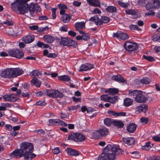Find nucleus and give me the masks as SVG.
<instances>
[{"mask_svg": "<svg viewBox=\"0 0 160 160\" xmlns=\"http://www.w3.org/2000/svg\"><path fill=\"white\" fill-rule=\"evenodd\" d=\"M2 98L5 101L14 102L17 100V96L16 94H5Z\"/></svg>", "mask_w": 160, "mask_h": 160, "instance_id": "nucleus-14", "label": "nucleus"}, {"mask_svg": "<svg viewBox=\"0 0 160 160\" xmlns=\"http://www.w3.org/2000/svg\"><path fill=\"white\" fill-rule=\"evenodd\" d=\"M39 74V72L37 70H33L30 73V75L31 76H38Z\"/></svg>", "mask_w": 160, "mask_h": 160, "instance_id": "nucleus-50", "label": "nucleus"}, {"mask_svg": "<svg viewBox=\"0 0 160 160\" xmlns=\"http://www.w3.org/2000/svg\"><path fill=\"white\" fill-rule=\"evenodd\" d=\"M118 3L120 6L124 8L128 7V3H125L120 0L118 1Z\"/></svg>", "mask_w": 160, "mask_h": 160, "instance_id": "nucleus-44", "label": "nucleus"}, {"mask_svg": "<svg viewBox=\"0 0 160 160\" xmlns=\"http://www.w3.org/2000/svg\"><path fill=\"white\" fill-rule=\"evenodd\" d=\"M101 100L105 102H109L112 104L116 103L118 100V97L116 96L113 97H111L108 95L103 94L100 97Z\"/></svg>", "mask_w": 160, "mask_h": 160, "instance_id": "nucleus-7", "label": "nucleus"}, {"mask_svg": "<svg viewBox=\"0 0 160 160\" xmlns=\"http://www.w3.org/2000/svg\"><path fill=\"white\" fill-rule=\"evenodd\" d=\"M11 68L7 69L2 71L0 76L3 78H12Z\"/></svg>", "mask_w": 160, "mask_h": 160, "instance_id": "nucleus-11", "label": "nucleus"}, {"mask_svg": "<svg viewBox=\"0 0 160 160\" xmlns=\"http://www.w3.org/2000/svg\"><path fill=\"white\" fill-rule=\"evenodd\" d=\"M69 39L70 38L67 37L61 38L60 41V43L61 45L63 46H68Z\"/></svg>", "mask_w": 160, "mask_h": 160, "instance_id": "nucleus-33", "label": "nucleus"}, {"mask_svg": "<svg viewBox=\"0 0 160 160\" xmlns=\"http://www.w3.org/2000/svg\"><path fill=\"white\" fill-rule=\"evenodd\" d=\"M139 4L142 6H145L146 7L147 4L148 2L146 0H139L138 1Z\"/></svg>", "mask_w": 160, "mask_h": 160, "instance_id": "nucleus-45", "label": "nucleus"}, {"mask_svg": "<svg viewBox=\"0 0 160 160\" xmlns=\"http://www.w3.org/2000/svg\"><path fill=\"white\" fill-rule=\"evenodd\" d=\"M6 33L8 35L11 36H13L16 33L12 29H7L6 30Z\"/></svg>", "mask_w": 160, "mask_h": 160, "instance_id": "nucleus-53", "label": "nucleus"}, {"mask_svg": "<svg viewBox=\"0 0 160 160\" xmlns=\"http://www.w3.org/2000/svg\"><path fill=\"white\" fill-rule=\"evenodd\" d=\"M46 92V95L50 97L57 98L63 97V94L58 90H47Z\"/></svg>", "mask_w": 160, "mask_h": 160, "instance_id": "nucleus-6", "label": "nucleus"}, {"mask_svg": "<svg viewBox=\"0 0 160 160\" xmlns=\"http://www.w3.org/2000/svg\"><path fill=\"white\" fill-rule=\"evenodd\" d=\"M112 78L113 80L121 82H124L125 81V79L119 74L112 76Z\"/></svg>", "mask_w": 160, "mask_h": 160, "instance_id": "nucleus-31", "label": "nucleus"}, {"mask_svg": "<svg viewBox=\"0 0 160 160\" xmlns=\"http://www.w3.org/2000/svg\"><path fill=\"white\" fill-rule=\"evenodd\" d=\"M101 19L102 22V24L103 23H107L110 20V19L109 18L105 16L102 17L101 18Z\"/></svg>", "mask_w": 160, "mask_h": 160, "instance_id": "nucleus-47", "label": "nucleus"}, {"mask_svg": "<svg viewBox=\"0 0 160 160\" xmlns=\"http://www.w3.org/2000/svg\"><path fill=\"white\" fill-rule=\"evenodd\" d=\"M152 38L154 41L160 42V36H158L157 34H155L152 37Z\"/></svg>", "mask_w": 160, "mask_h": 160, "instance_id": "nucleus-49", "label": "nucleus"}, {"mask_svg": "<svg viewBox=\"0 0 160 160\" xmlns=\"http://www.w3.org/2000/svg\"><path fill=\"white\" fill-rule=\"evenodd\" d=\"M133 102L132 99L129 98H126L124 100L123 104L124 106L128 107L132 105Z\"/></svg>", "mask_w": 160, "mask_h": 160, "instance_id": "nucleus-30", "label": "nucleus"}, {"mask_svg": "<svg viewBox=\"0 0 160 160\" xmlns=\"http://www.w3.org/2000/svg\"><path fill=\"white\" fill-rule=\"evenodd\" d=\"M93 68V65L89 63H86L82 64L80 67L79 72L87 71Z\"/></svg>", "mask_w": 160, "mask_h": 160, "instance_id": "nucleus-17", "label": "nucleus"}, {"mask_svg": "<svg viewBox=\"0 0 160 160\" xmlns=\"http://www.w3.org/2000/svg\"><path fill=\"white\" fill-rule=\"evenodd\" d=\"M108 113L110 116H113L117 117V112L112 111H109L108 112Z\"/></svg>", "mask_w": 160, "mask_h": 160, "instance_id": "nucleus-59", "label": "nucleus"}, {"mask_svg": "<svg viewBox=\"0 0 160 160\" xmlns=\"http://www.w3.org/2000/svg\"><path fill=\"white\" fill-rule=\"evenodd\" d=\"M58 7L60 10V15L64 14L65 12V10L67 9L68 8L66 5L62 3L58 4Z\"/></svg>", "mask_w": 160, "mask_h": 160, "instance_id": "nucleus-32", "label": "nucleus"}, {"mask_svg": "<svg viewBox=\"0 0 160 160\" xmlns=\"http://www.w3.org/2000/svg\"><path fill=\"white\" fill-rule=\"evenodd\" d=\"M137 127V125L135 123H131L127 126V129L130 133H133L136 130Z\"/></svg>", "mask_w": 160, "mask_h": 160, "instance_id": "nucleus-21", "label": "nucleus"}, {"mask_svg": "<svg viewBox=\"0 0 160 160\" xmlns=\"http://www.w3.org/2000/svg\"><path fill=\"white\" fill-rule=\"evenodd\" d=\"M9 106V104L8 103H2L0 106V110L4 111L6 109L7 107Z\"/></svg>", "mask_w": 160, "mask_h": 160, "instance_id": "nucleus-40", "label": "nucleus"}, {"mask_svg": "<svg viewBox=\"0 0 160 160\" xmlns=\"http://www.w3.org/2000/svg\"><path fill=\"white\" fill-rule=\"evenodd\" d=\"M12 78H15L23 73L22 69L19 68H11Z\"/></svg>", "mask_w": 160, "mask_h": 160, "instance_id": "nucleus-16", "label": "nucleus"}, {"mask_svg": "<svg viewBox=\"0 0 160 160\" xmlns=\"http://www.w3.org/2000/svg\"><path fill=\"white\" fill-rule=\"evenodd\" d=\"M89 20L94 22L97 25H100L102 24L101 19H99L98 16L96 15L91 17Z\"/></svg>", "mask_w": 160, "mask_h": 160, "instance_id": "nucleus-23", "label": "nucleus"}, {"mask_svg": "<svg viewBox=\"0 0 160 160\" xmlns=\"http://www.w3.org/2000/svg\"><path fill=\"white\" fill-rule=\"evenodd\" d=\"M34 39V36L31 35H28L22 38V40L26 43H30L32 42Z\"/></svg>", "mask_w": 160, "mask_h": 160, "instance_id": "nucleus-19", "label": "nucleus"}, {"mask_svg": "<svg viewBox=\"0 0 160 160\" xmlns=\"http://www.w3.org/2000/svg\"><path fill=\"white\" fill-rule=\"evenodd\" d=\"M113 36L118 39L122 40L127 39L129 38V36L127 34L121 31H118L116 33H114Z\"/></svg>", "mask_w": 160, "mask_h": 160, "instance_id": "nucleus-13", "label": "nucleus"}, {"mask_svg": "<svg viewBox=\"0 0 160 160\" xmlns=\"http://www.w3.org/2000/svg\"><path fill=\"white\" fill-rule=\"evenodd\" d=\"M123 47L126 50L132 51L135 49L137 48V46L135 43L127 41L124 43Z\"/></svg>", "mask_w": 160, "mask_h": 160, "instance_id": "nucleus-10", "label": "nucleus"}, {"mask_svg": "<svg viewBox=\"0 0 160 160\" xmlns=\"http://www.w3.org/2000/svg\"><path fill=\"white\" fill-rule=\"evenodd\" d=\"M160 8V0H152L148 2L146 6V8L148 10L151 8L158 9Z\"/></svg>", "mask_w": 160, "mask_h": 160, "instance_id": "nucleus-8", "label": "nucleus"}, {"mask_svg": "<svg viewBox=\"0 0 160 160\" xmlns=\"http://www.w3.org/2000/svg\"><path fill=\"white\" fill-rule=\"evenodd\" d=\"M32 85H35L37 87H40L41 82L38 78L36 77H34L30 81Z\"/></svg>", "mask_w": 160, "mask_h": 160, "instance_id": "nucleus-27", "label": "nucleus"}, {"mask_svg": "<svg viewBox=\"0 0 160 160\" xmlns=\"http://www.w3.org/2000/svg\"><path fill=\"white\" fill-rule=\"evenodd\" d=\"M113 124L115 126L119 128L122 127L124 125L123 122L120 121H114Z\"/></svg>", "mask_w": 160, "mask_h": 160, "instance_id": "nucleus-39", "label": "nucleus"}, {"mask_svg": "<svg viewBox=\"0 0 160 160\" xmlns=\"http://www.w3.org/2000/svg\"><path fill=\"white\" fill-rule=\"evenodd\" d=\"M62 15V16L61 18V21L64 23L69 22L71 18V16L65 13Z\"/></svg>", "mask_w": 160, "mask_h": 160, "instance_id": "nucleus-22", "label": "nucleus"}, {"mask_svg": "<svg viewBox=\"0 0 160 160\" xmlns=\"http://www.w3.org/2000/svg\"><path fill=\"white\" fill-rule=\"evenodd\" d=\"M152 139L155 141L160 142V136H155L152 137Z\"/></svg>", "mask_w": 160, "mask_h": 160, "instance_id": "nucleus-58", "label": "nucleus"}, {"mask_svg": "<svg viewBox=\"0 0 160 160\" xmlns=\"http://www.w3.org/2000/svg\"><path fill=\"white\" fill-rule=\"evenodd\" d=\"M73 4L75 6L79 7L81 5V2L77 1H73Z\"/></svg>", "mask_w": 160, "mask_h": 160, "instance_id": "nucleus-62", "label": "nucleus"}, {"mask_svg": "<svg viewBox=\"0 0 160 160\" xmlns=\"http://www.w3.org/2000/svg\"><path fill=\"white\" fill-rule=\"evenodd\" d=\"M154 52L156 53H158L160 52V46H155L153 48Z\"/></svg>", "mask_w": 160, "mask_h": 160, "instance_id": "nucleus-64", "label": "nucleus"}, {"mask_svg": "<svg viewBox=\"0 0 160 160\" xmlns=\"http://www.w3.org/2000/svg\"><path fill=\"white\" fill-rule=\"evenodd\" d=\"M128 95L131 97H134V101L137 103H144L148 100V97L143 95V92L140 90H129Z\"/></svg>", "mask_w": 160, "mask_h": 160, "instance_id": "nucleus-2", "label": "nucleus"}, {"mask_svg": "<svg viewBox=\"0 0 160 160\" xmlns=\"http://www.w3.org/2000/svg\"><path fill=\"white\" fill-rule=\"evenodd\" d=\"M143 58L144 59H145L149 62H152L153 61H154L155 60V59L154 57L151 56H147L145 55H143Z\"/></svg>", "mask_w": 160, "mask_h": 160, "instance_id": "nucleus-41", "label": "nucleus"}, {"mask_svg": "<svg viewBox=\"0 0 160 160\" xmlns=\"http://www.w3.org/2000/svg\"><path fill=\"white\" fill-rule=\"evenodd\" d=\"M66 151L68 154L69 155L77 156L79 155L78 151L71 148H68L66 150Z\"/></svg>", "mask_w": 160, "mask_h": 160, "instance_id": "nucleus-28", "label": "nucleus"}, {"mask_svg": "<svg viewBox=\"0 0 160 160\" xmlns=\"http://www.w3.org/2000/svg\"><path fill=\"white\" fill-rule=\"evenodd\" d=\"M33 149V146L32 143L23 142L21 144L20 148L13 151L10 156L11 158H18L23 157L24 160H31L36 157V155L32 153Z\"/></svg>", "mask_w": 160, "mask_h": 160, "instance_id": "nucleus-1", "label": "nucleus"}, {"mask_svg": "<svg viewBox=\"0 0 160 160\" xmlns=\"http://www.w3.org/2000/svg\"><path fill=\"white\" fill-rule=\"evenodd\" d=\"M89 4L94 7H100V4L98 0H87Z\"/></svg>", "mask_w": 160, "mask_h": 160, "instance_id": "nucleus-25", "label": "nucleus"}, {"mask_svg": "<svg viewBox=\"0 0 160 160\" xmlns=\"http://www.w3.org/2000/svg\"><path fill=\"white\" fill-rule=\"evenodd\" d=\"M57 8H53L51 9L52 12V15L53 19H55L56 18V11Z\"/></svg>", "mask_w": 160, "mask_h": 160, "instance_id": "nucleus-52", "label": "nucleus"}, {"mask_svg": "<svg viewBox=\"0 0 160 160\" xmlns=\"http://www.w3.org/2000/svg\"><path fill=\"white\" fill-rule=\"evenodd\" d=\"M8 53L10 56L18 58H22L23 56L22 50L18 49L10 50L9 51Z\"/></svg>", "mask_w": 160, "mask_h": 160, "instance_id": "nucleus-9", "label": "nucleus"}, {"mask_svg": "<svg viewBox=\"0 0 160 160\" xmlns=\"http://www.w3.org/2000/svg\"><path fill=\"white\" fill-rule=\"evenodd\" d=\"M85 23L84 22H76L75 24V26L76 30L80 32L81 29L84 28H85Z\"/></svg>", "mask_w": 160, "mask_h": 160, "instance_id": "nucleus-20", "label": "nucleus"}, {"mask_svg": "<svg viewBox=\"0 0 160 160\" xmlns=\"http://www.w3.org/2000/svg\"><path fill=\"white\" fill-rule=\"evenodd\" d=\"M49 125L50 126L61 125L65 126H68V124L58 119H50L49 120Z\"/></svg>", "mask_w": 160, "mask_h": 160, "instance_id": "nucleus-12", "label": "nucleus"}, {"mask_svg": "<svg viewBox=\"0 0 160 160\" xmlns=\"http://www.w3.org/2000/svg\"><path fill=\"white\" fill-rule=\"evenodd\" d=\"M77 45V43L73 40L70 38L68 46H72L73 47H76Z\"/></svg>", "mask_w": 160, "mask_h": 160, "instance_id": "nucleus-46", "label": "nucleus"}, {"mask_svg": "<svg viewBox=\"0 0 160 160\" xmlns=\"http://www.w3.org/2000/svg\"><path fill=\"white\" fill-rule=\"evenodd\" d=\"M110 148V145H107L104 149L101 156L98 157V160H114L116 156L114 153H112L109 151Z\"/></svg>", "mask_w": 160, "mask_h": 160, "instance_id": "nucleus-3", "label": "nucleus"}, {"mask_svg": "<svg viewBox=\"0 0 160 160\" xmlns=\"http://www.w3.org/2000/svg\"><path fill=\"white\" fill-rule=\"evenodd\" d=\"M52 152L54 154H58L60 152L59 148L58 147H56L52 150Z\"/></svg>", "mask_w": 160, "mask_h": 160, "instance_id": "nucleus-63", "label": "nucleus"}, {"mask_svg": "<svg viewBox=\"0 0 160 160\" xmlns=\"http://www.w3.org/2000/svg\"><path fill=\"white\" fill-rule=\"evenodd\" d=\"M92 13L93 14H100L101 13V11L98 8H95L94 9L93 11L92 12Z\"/></svg>", "mask_w": 160, "mask_h": 160, "instance_id": "nucleus-60", "label": "nucleus"}, {"mask_svg": "<svg viewBox=\"0 0 160 160\" xmlns=\"http://www.w3.org/2000/svg\"><path fill=\"white\" fill-rule=\"evenodd\" d=\"M43 39L45 42L49 43L52 42L54 40V37L48 35H44Z\"/></svg>", "mask_w": 160, "mask_h": 160, "instance_id": "nucleus-29", "label": "nucleus"}, {"mask_svg": "<svg viewBox=\"0 0 160 160\" xmlns=\"http://www.w3.org/2000/svg\"><path fill=\"white\" fill-rule=\"evenodd\" d=\"M140 120L143 124H146L148 121V119L146 117H142L141 118Z\"/></svg>", "mask_w": 160, "mask_h": 160, "instance_id": "nucleus-54", "label": "nucleus"}, {"mask_svg": "<svg viewBox=\"0 0 160 160\" xmlns=\"http://www.w3.org/2000/svg\"><path fill=\"white\" fill-rule=\"evenodd\" d=\"M129 27L132 30H137L138 31H140L141 30V29L136 25L132 24L130 25Z\"/></svg>", "mask_w": 160, "mask_h": 160, "instance_id": "nucleus-48", "label": "nucleus"}, {"mask_svg": "<svg viewBox=\"0 0 160 160\" xmlns=\"http://www.w3.org/2000/svg\"><path fill=\"white\" fill-rule=\"evenodd\" d=\"M142 83L145 84H148L151 82V80L146 78H144L141 80Z\"/></svg>", "mask_w": 160, "mask_h": 160, "instance_id": "nucleus-42", "label": "nucleus"}, {"mask_svg": "<svg viewBox=\"0 0 160 160\" xmlns=\"http://www.w3.org/2000/svg\"><path fill=\"white\" fill-rule=\"evenodd\" d=\"M148 108V106L146 104H143L137 106L135 108V111L137 113L141 112H146Z\"/></svg>", "mask_w": 160, "mask_h": 160, "instance_id": "nucleus-18", "label": "nucleus"}, {"mask_svg": "<svg viewBox=\"0 0 160 160\" xmlns=\"http://www.w3.org/2000/svg\"><path fill=\"white\" fill-rule=\"evenodd\" d=\"M104 122L105 125L108 126H109L112 123V122L110 118H107L104 120Z\"/></svg>", "mask_w": 160, "mask_h": 160, "instance_id": "nucleus-43", "label": "nucleus"}, {"mask_svg": "<svg viewBox=\"0 0 160 160\" xmlns=\"http://www.w3.org/2000/svg\"><path fill=\"white\" fill-rule=\"evenodd\" d=\"M59 80L64 81L68 82L70 80V77L67 75H63L59 76L58 77Z\"/></svg>", "mask_w": 160, "mask_h": 160, "instance_id": "nucleus-34", "label": "nucleus"}, {"mask_svg": "<svg viewBox=\"0 0 160 160\" xmlns=\"http://www.w3.org/2000/svg\"><path fill=\"white\" fill-rule=\"evenodd\" d=\"M155 14V12L153 11H150L145 13L146 16H153Z\"/></svg>", "mask_w": 160, "mask_h": 160, "instance_id": "nucleus-55", "label": "nucleus"}, {"mask_svg": "<svg viewBox=\"0 0 160 160\" xmlns=\"http://www.w3.org/2000/svg\"><path fill=\"white\" fill-rule=\"evenodd\" d=\"M2 23L5 24L8 26H12L13 25V22L10 19L6 20L5 21H4Z\"/></svg>", "mask_w": 160, "mask_h": 160, "instance_id": "nucleus-51", "label": "nucleus"}, {"mask_svg": "<svg viewBox=\"0 0 160 160\" xmlns=\"http://www.w3.org/2000/svg\"><path fill=\"white\" fill-rule=\"evenodd\" d=\"M35 3H31L28 6V11H29V13L31 14H32L34 13L35 10Z\"/></svg>", "mask_w": 160, "mask_h": 160, "instance_id": "nucleus-35", "label": "nucleus"}, {"mask_svg": "<svg viewBox=\"0 0 160 160\" xmlns=\"http://www.w3.org/2000/svg\"><path fill=\"white\" fill-rule=\"evenodd\" d=\"M106 10L110 13L114 12H116L117 9L116 7L114 6H109L106 8Z\"/></svg>", "mask_w": 160, "mask_h": 160, "instance_id": "nucleus-36", "label": "nucleus"}, {"mask_svg": "<svg viewBox=\"0 0 160 160\" xmlns=\"http://www.w3.org/2000/svg\"><path fill=\"white\" fill-rule=\"evenodd\" d=\"M151 147L150 142H146L145 145L142 146L141 148L142 150H148L151 148Z\"/></svg>", "mask_w": 160, "mask_h": 160, "instance_id": "nucleus-37", "label": "nucleus"}, {"mask_svg": "<svg viewBox=\"0 0 160 160\" xmlns=\"http://www.w3.org/2000/svg\"><path fill=\"white\" fill-rule=\"evenodd\" d=\"M85 136L81 133H72L69 135L68 139L77 142H82L85 139Z\"/></svg>", "mask_w": 160, "mask_h": 160, "instance_id": "nucleus-5", "label": "nucleus"}, {"mask_svg": "<svg viewBox=\"0 0 160 160\" xmlns=\"http://www.w3.org/2000/svg\"><path fill=\"white\" fill-rule=\"evenodd\" d=\"M123 140L125 143L129 145H131L134 144L135 142V140L132 137L123 138Z\"/></svg>", "mask_w": 160, "mask_h": 160, "instance_id": "nucleus-26", "label": "nucleus"}, {"mask_svg": "<svg viewBox=\"0 0 160 160\" xmlns=\"http://www.w3.org/2000/svg\"><path fill=\"white\" fill-rule=\"evenodd\" d=\"M36 104L37 105L41 106H45L46 105V103L44 101H39L37 102Z\"/></svg>", "mask_w": 160, "mask_h": 160, "instance_id": "nucleus-57", "label": "nucleus"}, {"mask_svg": "<svg viewBox=\"0 0 160 160\" xmlns=\"http://www.w3.org/2000/svg\"><path fill=\"white\" fill-rule=\"evenodd\" d=\"M5 128L6 130L9 131H12V126L10 124H7L5 126Z\"/></svg>", "mask_w": 160, "mask_h": 160, "instance_id": "nucleus-61", "label": "nucleus"}, {"mask_svg": "<svg viewBox=\"0 0 160 160\" xmlns=\"http://www.w3.org/2000/svg\"><path fill=\"white\" fill-rule=\"evenodd\" d=\"M108 145H110L111 148L109 149V151L112 153H114L115 155L116 154H119L122 152L121 150L119 148L118 145H113L108 144Z\"/></svg>", "mask_w": 160, "mask_h": 160, "instance_id": "nucleus-15", "label": "nucleus"}, {"mask_svg": "<svg viewBox=\"0 0 160 160\" xmlns=\"http://www.w3.org/2000/svg\"><path fill=\"white\" fill-rule=\"evenodd\" d=\"M108 134V129L105 127H103L95 131L92 134V136L93 138H96L99 137H105Z\"/></svg>", "mask_w": 160, "mask_h": 160, "instance_id": "nucleus-4", "label": "nucleus"}, {"mask_svg": "<svg viewBox=\"0 0 160 160\" xmlns=\"http://www.w3.org/2000/svg\"><path fill=\"white\" fill-rule=\"evenodd\" d=\"M80 107V106L79 105H77L76 106H73L69 107L68 108V109L69 110H76L77 109Z\"/></svg>", "mask_w": 160, "mask_h": 160, "instance_id": "nucleus-56", "label": "nucleus"}, {"mask_svg": "<svg viewBox=\"0 0 160 160\" xmlns=\"http://www.w3.org/2000/svg\"><path fill=\"white\" fill-rule=\"evenodd\" d=\"M80 34H82V39L86 41H88L90 37L88 33H84L82 31H80Z\"/></svg>", "mask_w": 160, "mask_h": 160, "instance_id": "nucleus-38", "label": "nucleus"}, {"mask_svg": "<svg viewBox=\"0 0 160 160\" xmlns=\"http://www.w3.org/2000/svg\"><path fill=\"white\" fill-rule=\"evenodd\" d=\"M118 89L116 88H109L105 91V92L108 93L109 95H113L118 93Z\"/></svg>", "mask_w": 160, "mask_h": 160, "instance_id": "nucleus-24", "label": "nucleus"}]
</instances>
